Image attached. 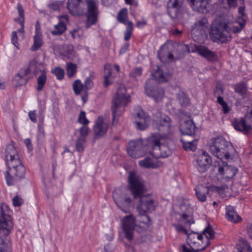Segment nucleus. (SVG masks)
<instances>
[{"instance_id": "f257e3e1", "label": "nucleus", "mask_w": 252, "mask_h": 252, "mask_svg": "<svg viewBox=\"0 0 252 252\" xmlns=\"http://www.w3.org/2000/svg\"><path fill=\"white\" fill-rule=\"evenodd\" d=\"M128 189L134 198H139V202L136 207V210L139 214L151 213L155 210L157 203L148 195H144L146 191L144 181L134 172H130L129 173Z\"/></svg>"}, {"instance_id": "f03ea898", "label": "nucleus", "mask_w": 252, "mask_h": 252, "mask_svg": "<svg viewBox=\"0 0 252 252\" xmlns=\"http://www.w3.org/2000/svg\"><path fill=\"white\" fill-rule=\"evenodd\" d=\"M171 137L167 135H161L159 133H152L147 139L150 154L156 158H165L171 154V151L166 145Z\"/></svg>"}, {"instance_id": "7ed1b4c3", "label": "nucleus", "mask_w": 252, "mask_h": 252, "mask_svg": "<svg viewBox=\"0 0 252 252\" xmlns=\"http://www.w3.org/2000/svg\"><path fill=\"white\" fill-rule=\"evenodd\" d=\"M130 102V96L126 94V88L123 85L120 86L112 99L111 110L113 125L116 126L118 124L119 117L125 110L124 107Z\"/></svg>"}, {"instance_id": "20e7f679", "label": "nucleus", "mask_w": 252, "mask_h": 252, "mask_svg": "<svg viewBox=\"0 0 252 252\" xmlns=\"http://www.w3.org/2000/svg\"><path fill=\"white\" fill-rule=\"evenodd\" d=\"M136 221L148 225L151 222V219L146 214H139L135 218L129 215L123 219L122 229L125 238L129 241L133 240Z\"/></svg>"}, {"instance_id": "39448f33", "label": "nucleus", "mask_w": 252, "mask_h": 252, "mask_svg": "<svg viewBox=\"0 0 252 252\" xmlns=\"http://www.w3.org/2000/svg\"><path fill=\"white\" fill-rule=\"evenodd\" d=\"M210 152L220 159H228L233 151L232 144L223 137L213 138L209 147Z\"/></svg>"}, {"instance_id": "423d86ee", "label": "nucleus", "mask_w": 252, "mask_h": 252, "mask_svg": "<svg viewBox=\"0 0 252 252\" xmlns=\"http://www.w3.org/2000/svg\"><path fill=\"white\" fill-rule=\"evenodd\" d=\"M210 35L214 42L221 43H227L232 38V35L229 32L228 24L219 20H215L212 23Z\"/></svg>"}, {"instance_id": "0eeeda50", "label": "nucleus", "mask_w": 252, "mask_h": 252, "mask_svg": "<svg viewBox=\"0 0 252 252\" xmlns=\"http://www.w3.org/2000/svg\"><path fill=\"white\" fill-rule=\"evenodd\" d=\"M7 166L8 170L5 173V177L8 185L13 184L14 177L16 179L24 178L26 169L21 160H16L14 163H12L10 161L9 165Z\"/></svg>"}, {"instance_id": "6e6552de", "label": "nucleus", "mask_w": 252, "mask_h": 252, "mask_svg": "<svg viewBox=\"0 0 252 252\" xmlns=\"http://www.w3.org/2000/svg\"><path fill=\"white\" fill-rule=\"evenodd\" d=\"M11 214L8 205L2 203L0 206V233L2 232L6 235L10 233L13 226Z\"/></svg>"}, {"instance_id": "1a4fd4ad", "label": "nucleus", "mask_w": 252, "mask_h": 252, "mask_svg": "<svg viewBox=\"0 0 252 252\" xmlns=\"http://www.w3.org/2000/svg\"><path fill=\"white\" fill-rule=\"evenodd\" d=\"M113 197L117 206L124 212L127 213L131 206L132 199L126 196L122 189H116L113 192Z\"/></svg>"}, {"instance_id": "9d476101", "label": "nucleus", "mask_w": 252, "mask_h": 252, "mask_svg": "<svg viewBox=\"0 0 252 252\" xmlns=\"http://www.w3.org/2000/svg\"><path fill=\"white\" fill-rule=\"evenodd\" d=\"M156 127L160 131L158 132L161 135H167L171 137V120L166 115L158 114L157 119L155 120Z\"/></svg>"}, {"instance_id": "9b49d317", "label": "nucleus", "mask_w": 252, "mask_h": 252, "mask_svg": "<svg viewBox=\"0 0 252 252\" xmlns=\"http://www.w3.org/2000/svg\"><path fill=\"white\" fill-rule=\"evenodd\" d=\"M86 2L87 6V12L85 14L87 18L86 28L88 29L97 22L99 12L94 0H87Z\"/></svg>"}, {"instance_id": "f8f14e48", "label": "nucleus", "mask_w": 252, "mask_h": 252, "mask_svg": "<svg viewBox=\"0 0 252 252\" xmlns=\"http://www.w3.org/2000/svg\"><path fill=\"white\" fill-rule=\"evenodd\" d=\"M127 153L133 158H138L144 154L143 145L142 140H133L128 143Z\"/></svg>"}, {"instance_id": "ddd939ff", "label": "nucleus", "mask_w": 252, "mask_h": 252, "mask_svg": "<svg viewBox=\"0 0 252 252\" xmlns=\"http://www.w3.org/2000/svg\"><path fill=\"white\" fill-rule=\"evenodd\" d=\"M136 116L138 120L135 122L137 129L140 130L146 129L150 124L151 118L150 116L140 107L136 109Z\"/></svg>"}, {"instance_id": "4468645a", "label": "nucleus", "mask_w": 252, "mask_h": 252, "mask_svg": "<svg viewBox=\"0 0 252 252\" xmlns=\"http://www.w3.org/2000/svg\"><path fill=\"white\" fill-rule=\"evenodd\" d=\"M177 49L175 45L171 42L165 43L162 45L158 51V56L160 61H162L166 54H167V58L169 60H174L173 53H175Z\"/></svg>"}, {"instance_id": "2eb2a0df", "label": "nucleus", "mask_w": 252, "mask_h": 252, "mask_svg": "<svg viewBox=\"0 0 252 252\" xmlns=\"http://www.w3.org/2000/svg\"><path fill=\"white\" fill-rule=\"evenodd\" d=\"M53 49L54 51L58 52L60 55L66 57L68 59L73 60L76 57L74 47L71 44L54 45Z\"/></svg>"}, {"instance_id": "dca6fc26", "label": "nucleus", "mask_w": 252, "mask_h": 252, "mask_svg": "<svg viewBox=\"0 0 252 252\" xmlns=\"http://www.w3.org/2000/svg\"><path fill=\"white\" fill-rule=\"evenodd\" d=\"M196 162L197 170L200 172L203 173L207 170L211 164L212 159L207 152L203 151L201 154L198 156Z\"/></svg>"}, {"instance_id": "f3484780", "label": "nucleus", "mask_w": 252, "mask_h": 252, "mask_svg": "<svg viewBox=\"0 0 252 252\" xmlns=\"http://www.w3.org/2000/svg\"><path fill=\"white\" fill-rule=\"evenodd\" d=\"M207 23V19L204 17L196 22L193 25L192 28V36H197L198 37H202L206 32Z\"/></svg>"}, {"instance_id": "a211bd4d", "label": "nucleus", "mask_w": 252, "mask_h": 252, "mask_svg": "<svg viewBox=\"0 0 252 252\" xmlns=\"http://www.w3.org/2000/svg\"><path fill=\"white\" fill-rule=\"evenodd\" d=\"M108 128V124L105 122L102 116H99L95 122L94 131L96 137L104 136L106 133Z\"/></svg>"}, {"instance_id": "6ab92c4d", "label": "nucleus", "mask_w": 252, "mask_h": 252, "mask_svg": "<svg viewBox=\"0 0 252 252\" xmlns=\"http://www.w3.org/2000/svg\"><path fill=\"white\" fill-rule=\"evenodd\" d=\"M180 229L183 230L184 233L188 235L187 243L191 248H199L200 243H202V235L196 232H192L189 234L183 226L180 227Z\"/></svg>"}, {"instance_id": "aec40b11", "label": "nucleus", "mask_w": 252, "mask_h": 252, "mask_svg": "<svg viewBox=\"0 0 252 252\" xmlns=\"http://www.w3.org/2000/svg\"><path fill=\"white\" fill-rule=\"evenodd\" d=\"M184 0H169L167 6V13L172 18L178 15L179 10L182 7Z\"/></svg>"}, {"instance_id": "412c9836", "label": "nucleus", "mask_w": 252, "mask_h": 252, "mask_svg": "<svg viewBox=\"0 0 252 252\" xmlns=\"http://www.w3.org/2000/svg\"><path fill=\"white\" fill-rule=\"evenodd\" d=\"M84 3L83 0H68L66 7L69 12L72 15H79L82 12L81 4Z\"/></svg>"}, {"instance_id": "4be33fe9", "label": "nucleus", "mask_w": 252, "mask_h": 252, "mask_svg": "<svg viewBox=\"0 0 252 252\" xmlns=\"http://www.w3.org/2000/svg\"><path fill=\"white\" fill-rule=\"evenodd\" d=\"M5 158L7 166L9 165L10 161L14 163L16 160H20L17 150L12 145L7 146L5 150Z\"/></svg>"}, {"instance_id": "5701e85b", "label": "nucleus", "mask_w": 252, "mask_h": 252, "mask_svg": "<svg viewBox=\"0 0 252 252\" xmlns=\"http://www.w3.org/2000/svg\"><path fill=\"white\" fill-rule=\"evenodd\" d=\"M195 50L200 56L209 61H214L218 59V56L216 53L210 50L205 46L201 45L196 46Z\"/></svg>"}, {"instance_id": "b1692460", "label": "nucleus", "mask_w": 252, "mask_h": 252, "mask_svg": "<svg viewBox=\"0 0 252 252\" xmlns=\"http://www.w3.org/2000/svg\"><path fill=\"white\" fill-rule=\"evenodd\" d=\"M222 166L219 165L218 171L220 174L223 175L226 179L233 178L237 172V170L234 167L228 166L226 162H222Z\"/></svg>"}, {"instance_id": "393cba45", "label": "nucleus", "mask_w": 252, "mask_h": 252, "mask_svg": "<svg viewBox=\"0 0 252 252\" xmlns=\"http://www.w3.org/2000/svg\"><path fill=\"white\" fill-rule=\"evenodd\" d=\"M27 70L21 68L13 79L14 84L17 86H21L27 84L30 77L27 74Z\"/></svg>"}, {"instance_id": "a878e982", "label": "nucleus", "mask_w": 252, "mask_h": 252, "mask_svg": "<svg viewBox=\"0 0 252 252\" xmlns=\"http://www.w3.org/2000/svg\"><path fill=\"white\" fill-rule=\"evenodd\" d=\"M195 124L191 120H185L180 125V130L184 135H194L195 133Z\"/></svg>"}, {"instance_id": "bb28decb", "label": "nucleus", "mask_w": 252, "mask_h": 252, "mask_svg": "<svg viewBox=\"0 0 252 252\" xmlns=\"http://www.w3.org/2000/svg\"><path fill=\"white\" fill-rule=\"evenodd\" d=\"M145 89L147 95L153 97L156 102L161 99L164 94V92L162 89L155 87L151 89L148 87L147 84Z\"/></svg>"}, {"instance_id": "cd10ccee", "label": "nucleus", "mask_w": 252, "mask_h": 252, "mask_svg": "<svg viewBox=\"0 0 252 252\" xmlns=\"http://www.w3.org/2000/svg\"><path fill=\"white\" fill-rule=\"evenodd\" d=\"M154 79L158 83H163L168 81L171 77V74L169 73H163L158 66L152 73Z\"/></svg>"}, {"instance_id": "c85d7f7f", "label": "nucleus", "mask_w": 252, "mask_h": 252, "mask_svg": "<svg viewBox=\"0 0 252 252\" xmlns=\"http://www.w3.org/2000/svg\"><path fill=\"white\" fill-rule=\"evenodd\" d=\"M192 8L196 11L204 12L207 10L208 0H188Z\"/></svg>"}, {"instance_id": "c756f323", "label": "nucleus", "mask_w": 252, "mask_h": 252, "mask_svg": "<svg viewBox=\"0 0 252 252\" xmlns=\"http://www.w3.org/2000/svg\"><path fill=\"white\" fill-rule=\"evenodd\" d=\"M235 92L245 98L248 95V87L246 82L242 81L236 84L234 86Z\"/></svg>"}, {"instance_id": "7c9ffc66", "label": "nucleus", "mask_w": 252, "mask_h": 252, "mask_svg": "<svg viewBox=\"0 0 252 252\" xmlns=\"http://www.w3.org/2000/svg\"><path fill=\"white\" fill-rule=\"evenodd\" d=\"M226 217L230 221L234 222H238L241 218L234 210L233 207L227 206L226 207Z\"/></svg>"}, {"instance_id": "2f4dec72", "label": "nucleus", "mask_w": 252, "mask_h": 252, "mask_svg": "<svg viewBox=\"0 0 252 252\" xmlns=\"http://www.w3.org/2000/svg\"><path fill=\"white\" fill-rule=\"evenodd\" d=\"M209 189L207 187L202 185L197 186L196 189V195L199 201L204 202L206 200V194L209 192Z\"/></svg>"}, {"instance_id": "473e14b6", "label": "nucleus", "mask_w": 252, "mask_h": 252, "mask_svg": "<svg viewBox=\"0 0 252 252\" xmlns=\"http://www.w3.org/2000/svg\"><path fill=\"white\" fill-rule=\"evenodd\" d=\"M139 164L141 167L146 168H156L158 166L156 160L151 158H146L139 160Z\"/></svg>"}, {"instance_id": "72a5a7b5", "label": "nucleus", "mask_w": 252, "mask_h": 252, "mask_svg": "<svg viewBox=\"0 0 252 252\" xmlns=\"http://www.w3.org/2000/svg\"><path fill=\"white\" fill-rule=\"evenodd\" d=\"M245 21L243 19L240 20L239 22L235 23L232 26L228 25L229 32L231 35L232 33H237L240 32L245 27Z\"/></svg>"}, {"instance_id": "f704fd0d", "label": "nucleus", "mask_w": 252, "mask_h": 252, "mask_svg": "<svg viewBox=\"0 0 252 252\" xmlns=\"http://www.w3.org/2000/svg\"><path fill=\"white\" fill-rule=\"evenodd\" d=\"M234 128L240 131L244 132H249V130L247 127L246 122L244 118H241L240 119H235L232 123Z\"/></svg>"}, {"instance_id": "c9c22d12", "label": "nucleus", "mask_w": 252, "mask_h": 252, "mask_svg": "<svg viewBox=\"0 0 252 252\" xmlns=\"http://www.w3.org/2000/svg\"><path fill=\"white\" fill-rule=\"evenodd\" d=\"M117 20L121 23L127 26L128 23H132L128 20L127 10L126 8H122L118 13Z\"/></svg>"}, {"instance_id": "e433bc0d", "label": "nucleus", "mask_w": 252, "mask_h": 252, "mask_svg": "<svg viewBox=\"0 0 252 252\" xmlns=\"http://www.w3.org/2000/svg\"><path fill=\"white\" fill-rule=\"evenodd\" d=\"M41 74L37 78L36 90L37 92L42 91L47 80L46 71L45 70H40Z\"/></svg>"}, {"instance_id": "4c0bfd02", "label": "nucleus", "mask_w": 252, "mask_h": 252, "mask_svg": "<svg viewBox=\"0 0 252 252\" xmlns=\"http://www.w3.org/2000/svg\"><path fill=\"white\" fill-rule=\"evenodd\" d=\"M66 26L65 24L63 21H60L55 26V30L51 31L53 35H61L66 31Z\"/></svg>"}, {"instance_id": "58836bf2", "label": "nucleus", "mask_w": 252, "mask_h": 252, "mask_svg": "<svg viewBox=\"0 0 252 252\" xmlns=\"http://www.w3.org/2000/svg\"><path fill=\"white\" fill-rule=\"evenodd\" d=\"M34 42L31 47V50L34 52L38 50L42 45L43 42L42 39V35L38 33H36L34 37Z\"/></svg>"}, {"instance_id": "ea45409f", "label": "nucleus", "mask_w": 252, "mask_h": 252, "mask_svg": "<svg viewBox=\"0 0 252 252\" xmlns=\"http://www.w3.org/2000/svg\"><path fill=\"white\" fill-rule=\"evenodd\" d=\"M238 249L239 252H252V248L247 241L243 239L240 240Z\"/></svg>"}, {"instance_id": "a19ab883", "label": "nucleus", "mask_w": 252, "mask_h": 252, "mask_svg": "<svg viewBox=\"0 0 252 252\" xmlns=\"http://www.w3.org/2000/svg\"><path fill=\"white\" fill-rule=\"evenodd\" d=\"M38 63L35 60H32L29 63L28 67L23 68L24 70H27V74L29 75L31 72H32L35 75H36L39 71L38 68Z\"/></svg>"}, {"instance_id": "79ce46f5", "label": "nucleus", "mask_w": 252, "mask_h": 252, "mask_svg": "<svg viewBox=\"0 0 252 252\" xmlns=\"http://www.w3.org/2000/svg\"><path fill=\"white\" fill-rule=\"evenodd\" d=\"M184 148L186 151H194L197 147V140H193L191 141H185L183 139H181Z\"/></svg>"}, {"instance_id": "37998d69", "label": "nucleus", "mask_w": 252, "mask_h": 252, "mask_svg": "<svg viewBox=\"0 0 252 252\" xmlns=\"http://www.w3.org/2000/svg\"><path fill=\"white\" fill-rule=\"evenodd\" d=\"M67 76L68 78H72L75 76L77 71V65L71 63H67L66 64Z\"/></svg>"}, {"instance_id": "c03bdc74", "label": "nucleus", "mask_w": 252, "mask_h": 252, "mask_svg": "<svg viewBox=\"0 0 252 252\" xmlns=\"http://www.w3.org/2000/svg\"><path fill=\"white\" fill-rule=\"evenodd\" d=\"M73 90L76 95H79L84 88V85L80 80H76L72 84Z\"/></svg>"}, {"instance_id": "a18cd8bd", "label": "nucleus", "mask_w": 252, "mask_h": 252, "mask_svg": "<svg viewBox=\"0 0 252 252\" xmlns=\"http://www.w3.org/2000/svg\"><path fill=\"white\" fill-rule=\"evenodd\" d=\"M142 71L143 68L141 67L135 68L129 72V76L131 78L137 80L138 78L141 76Z\"/></svg>"}, {"instance_id": "49530a36", "label": "nucleus", "mask_w": 252, "mask_h": 252, "mask_svg": "<svg viewBox=\"0 0 252 252\" xmlns=\"http://www.w3.org/2000/svg\"><path fill=\"white\" fill-rule=\"evenodd\" d=\"M86 140L83 137H78L76 142V149L79 152H83L85 148Z\"/></svg>"}, {"instance_id": "de8ad7c7", "label": "nucleus", "mask_w": 252, "mask_h": 252, "mask_svg": "<svg viewBox=\"0 0 252 252\" xmlns=\"http://www.w3.org/2000/svg\"><path fill=\"white\" fill-rule=\"evenodd\" d=\"M94 78V75L90 74V76L87 77L84 82V88L87 91L92 89L94 86L93 80Z\"/></svg>"}, {"instance_id": "09e8293b", "label": "nucleus", "mask_w": 252, "mask_h": 252, "mask_svg": "<svg viewBox=\"0 0 252 252\" xmlns=\"http://www.w3.org/2000/svg\"><path fill=\"white\" fill-rule=\"evenodd\" d=\"M182 220L186 226H190L191 224L194 223L192 215L183 214L182 215Z\"/></svg>"}, {"instance_id": "8fccbe9b", "label": "nucleus", "mask_w": 252, "mask_h": 252, "mask_svg": "<svg viewBox=\"0 0 252 252\" xmlns=\"http://www.w3.org/2000/svg\"><path fill=\"white\" fill-rule=\"evenodd\" d=\"M52 72L55 74L59 80H62L64 76V71L60 67H56L52 70Z\"/></svg>"}, {"instance_id": "3c124183", "label": "nucleus", "mask_w": 252, "mask_h": 252, "mask_svg": "<svg viewBox=\"0 0 252 252\" xmlns=\"http://www.w3.org/2000/svg\"><path fill=\"white\" fill-rule=\"evenodd\" d=\"M178 99L180 104L183 106H186L189 102V98L183 93L178 94Z\"/></svg>"}, {"instance_id": "603ef678", "label": "nucleus", "mask_w": 252, "mask_h": 252, "mask_svg": "<svg viewBox=\"0 0 252 252\" xmlns=\"http://www.w3.org/2000/svg\"><path fill=\"white\" fill-rule=\"evenodd\" d=\"M203 234L204 235L206 238L209 239H213L215 237L214 232L210 225L204 229Z\"/></svg>"}, {"instance_id": "864d4df0", "label": "nucleus", "mask_w": 252, "mask_h": 252, "mask_svg": "<svg viewBox=\"0 0 252 252\" xmlns=\"http://www.w3.org/2000/svg\"><path fill=\"white\" fill-rule=\"evenodd\" d=\"M133 29V23H128V25L126 26V31L125 32L124 38L125 40L127 41L130 38L132 33Z\"/></svg>"}, {"instance_id": "5fc2aeb1", "label": "nucleus", "mask_w": 252, "mask_h": 252, "mask_svg": "<svg viewBox=\"0 0 252 252\" xmlns=\"http://www.w3.org/2000/svg\"><path fill=\"white\" fill-rule=\"evenodd\" d=\"M244 119L247 127L249 131H250V129H252V110L246 114Z\"/></svg>"}, {"instance_id": "6e6d98bb", "label": "nucleus", "mask_w": 252, "mask_h": 252, "mask_svg": "<svg viewBox=\"0 0 252 252\" xmlns=\"http://www.w3.org/2000/svg\"><path fill=\"white\" fill-rule=\"evenodd\" d=\"M78 123L84 126H86L89 124V121L87 119L86 117V113L84 111H82L80 112L78 118Z\"/></svg>"}, {"instance_id": "4d7b16f0", "label": "nucleus", "mask_w": 252, "mask_h": 252, "mask_svg": "<svg viewBox=\"0 0 252 252\" xmlns=\"http://www.w3.org/2000/svg\"><path fill=\"white\" fill-rule=\"evenodd\" d=\"M12 203L14 207H20L24 203V200L21 196L16 195L12 199Z\"/></svg>"}, {"instance_id": "13d9d810", "label": "nucleus", "mask_w": 252, "mask_h": 252, "mask_svg": "<svg viewBox=\"0 0 252 252\" xmlns=\"http://www.w3.org/2000/svg\"><path fill=\"white\" fill-rule=\"evenodd\" d=\"M61 1H55L48 5V7L50 12L57 11L60 9V5H61Z\"/></svg>"}, {"instance_id": "bf43d9fd", "label": "nucleus", "mask_w": 252, "mask_h": 252, "mask_svg": "<svg viewBox=\"0 0 252 252\" xmlns=\"http://www.w3.org/2000/svg\"><path fill=\"white\" fill-rule=\"evenodd\" d=\"M206 246L202 247L201 248H193L189 249L187 248L185 245H182V251L183 252H198L204 250Z\"/></svg>"}, {"instance_id": "052dcab7", "label": "nucleus", "mask_w": 252, "mask_h": 252, "mask_svg": "<svg viewBox=\"0 0 252 252\" xmlns=\"http://www.w3.org/2000/svg\"><path fill=\"white\" fill-rule=\"evenodd\" d=\"M90 129L87 126H83L79 129L80 136L79 137H83L85 139L88 135Z\"/></svg>"}, {"instance_id": "680f3d73", "label": "nucleus", "mask_w": 252, "mask_h": 252, "mask_svg": "<svg viewBox=\"0 0 252 252\" xmlns=\"http://www.w3.org/2000/svg\"><path fill=\"white\" fill-rule=\"evenodd\" d=\"M112 69L110 64H107L104 66V77L111 78Z\"/></svg>"}, {"instance_id": "e2e57ef3", "label": "nucleus", "mask_w": 252, "mask_h": 252, "mask_svg": "<svg viewBox=\"0 0 252 252\" xmlns=\"http://www.w3.org/2000/svg\"><path fill=\"white\" fill-rule=\"evenodd\" d=\"M0 252H8V247L7 244L4 242V240L0 237Z\"/></svg>"}, {"instance_id": "0e129e2a", "label": "nucleus", "mask_w": 252, "mask_h": 252, "mask_svg": "<svg viewBox=\"0 0 252 252\" xmlns=\"http://www.w3.org/2000/svg\"><path fill=\"white\" fill-rule=\"evenodd\" d=\"M11 42L16 48H18L19 43L18 42V37L16 31H14L12 32Z\"/></svg>"}, {"instance_id": "69168bd1", "label": "nucleus", "mask_w": 252, "mask_h": 252, "mask_svg": "<svg viewBox=\"0 0 252 252\" xmlns=\"http://www.w3.org/2000/svg\"><path fill=\"white\" fill-rule=\"evenodd\" d=\"M29 116L32 122L36 123L37 122V115L35 110L30 111Z\"/></svg>"}, {"instance_id": "338daca9", "label": "nucleus", "mask_w": 252, "mask_h": 252, "mask_svg": "<svg viewBox=\"0 0 252 252\" xmlns=\"http://www.w3.org/2000/svg\"><path fill=\"white\" fill-rule=\"evenodd\" d=\"M17 9L18 11L19 16L22 18L25 17L24 10L20 3L18 4Z\"/></svg>"}, {"instance_id": "774afa93", "label": "nucleus", "mask_w": 252, "mask_h": 252, "mask_svg": "<svg viewBox=\"0 0 252 252\" xmlns=\"http://www.w3.org/2000/svg\"><path fill=\"white\" fill-rule=\"evenodd\" d=\"M104 79L103 81V84L105 87H107L109 85H110L112 82V80L111 78H108V77H104Z\"/></svg>"}]
</instances>
